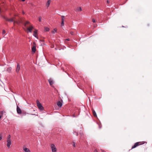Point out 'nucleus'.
Here are the masks:
<instances>
[{"label":"nucleus","mask_w":152,"mask_h":152,"mask_svg":"<svg viewBox=\"0 0 152 152\" xmlns=\"http://www.w3.org/2000/svg\"><path fill=\"white\" fill-rule=\"evenodd\" d=\"M24 26L26 27L28 32L31 33L34 27L32 26L30 24L29 21H26L24 23Z\"/></svg>","instance_id":"1"},{"label":"nucleus","mask_w":152,"mask_h":152,"mask_svg":"<svg viewBox=\"0 0 152 152\" xmlns=\"http://www.w3.org/2000/svg\"><path fill=\"white\" fill-rule=\"evenodd\" d=\"M4 18L10 22H13L14 24H15V23H16L18 24H19L20 23V21H17L15 20L14 18H11L10 19H8L7 18L4 17Z\"/></svg>","instance_id":"2"},{"label":"nucleus","mask_w":152,"mask_h":152,"mask_svg":"<svg viewBox=\"0 0 152 152\" xmlns=\"http://www.w3.org/2000/svg\"><path fill=\"white\" fill-rule=\"evenodd\" d=\"M37 103L39 109L41 110H43V107L42 105L40 103L39 101L38 100H37Z\"/></svg>","instance_id":"3"},{"label":"nucleus","mask_w":152,"mask_h":152,"mask_svg":"<svg viewBox=\"0 0 152 152\" xmlns=\"http://www.w3.org/2000/svg\"><path fill=\"white\" fill-rule=\"evenodd\" d=\"M51 148L52 152H56L57 149L55 145L53 144H52L51 145Z\"/></svg>","instance_id":"4"},{"label":"nucleus","mask_w":152,"mask_h":152,"mask_svg":"<svg viewBox=\"0 0 152 152\" xmlns=\"http://www.w3.org/2000/svg\"><path fill=\"white\" fill-rule=\"evenodd\" d=\"M7 146L9 148L11 145V140H7Z\"/></svg>","instance_id":"5"},{"label":"nucleus","mask_w":152,"mask_h":152,"mask_svg":"<svg viewBox=\"0 0 152 152\" xmlns=\"http://www.w3.org/2000/svg\"><path fill=\"white\" fill-rule=\"evenodd\" d=\"M17 111L18 114H20L22 113V111L21 109L18 106H17Z\"/></svg>","instance_id":"6"},{"label":"nucleus","mask_w":152,"mask_h":152,"mask_svg":"<svg viewBox=\"0 0 152 152\" xmlns=\"http://www.w3.org/2000/svg\"><path fill=\"white\" fill-rule=\"evenodd\" d=\"M20 69V65L18 64H17V67L16 69V71L17 72H18Z\"/></svg>","instance_id":"7"},{"label":"nucleus","mask_w":152,"mask_h":152,"mask_svg":"<svg viewBox=\"0 0 152 152\" xmlns=\"http://www.w3.org/2000/svg\"><path fill=\"white\" fill-rule=\"evenodd\" d=\"M144 143H143L142 142H136L135 143L136 146H137L138 145L143 144Z\"/></svg>","instance_id":"8"},{"label":"nucleus","mask_w":152,"mask_h":152,"mask_svg":"<svg viewBox=\"0 0 152 152\" xmlns=\"http://www.w3.org/2000/svg\"><path fill=\"white\" fill-rule=\"evenodd\" d=\"M48 81L50 85V86H51L53 84V82L52 79H49L48 80Z\"/></svg>","instance_id":"9"},{"label":"nucleus","mask_w":152,"mask_h":152,"mask_svg":"<svg viewBox=\"0 0 152 152\" xmlns=\"http://www.w3.org/2000/svg\"><path fill=\"white\" fill-rule=\"evenodd\" d=\"M23 149L25 152H31L30 150L27 148H24Z\"/></svg>","instance_id":"10"},{"label":"nucleus","mask_w":152,"mask_h":152,"mask_svg":"<svg viewBox=\"0 0 152 152\" xmlns=\"http://www.w3.org/2000/svg\"><path fill=\"white\" fill-rule=\"evenodd\" d=\"M37 30H36L34 32L33 36L35 37H37Z\"/></svg>","instance_id":"11"},{"label":"nucleus","mask_w":152,"mask_h":152,"mask_svg":"<svg viewBox=\"0 0 152 152\" xmlns=\"http://www.w3.org/2000/svg\"><path fill=\"white\" fill-rule=\"evenodd\" d=\"M57 104L58 106L59 107H61L62 106V103L59 101L57 102Z\"/></svg>","instance_id":"12"},{"label":"nucleus","mask_w":152,"mask_h":152,"mask_svg":"<svg viewBox=\"0 0 152 152\" xmlns=\"http://www.w3.org/2000/svg\"><path fill=\"white\" fill-rule=\"evenodd\" d=\"M32 51L35 53L36 50V47L35 46H33L32 48Z\"/></svg>","instance_id":"13"},{"label":"nucleus","mask_w":152,"mask_h":152,"mask_svg":"<svg viewBox=\"0 0 152 152\" xmlns=\"http://www.w3.org/2000/svg\"><path fill=\"white\" fill-rule=\"evenodd\" d=\"M50 3V0H48V1H47V3L46 4V6H47L48 7L49 6Z\"/></svg>","instance_id":"14"},{"label":"nucleus","mask_w":152,"mask_h":152,"mask_svg":"<svg viewBox=\"0 0 152 152\" xmlns=\"http://www.w3.org/2000/svg\"><path fill=\"white\" fill-rule=\"evenodd\" d=\"M57 29L56 28H55L52 31V33L53 34H55V33L57 32Z\"/></svg>","instance_id":"15"},{"label":"nucleus","mask_w":152,"mask_h":152,"mask_svg":"<svg viewBox=\"0 0 152 152\" xmlns=\"http://www.w3.org/2000/svg\"><path fill=\"white\" fill-rule=\"evenodd\" d=\"M92 112H93V115H94V116L95 117H97L96 113L95 111L94 110H92Z\"/></svg>","instance_id":"16"},{"label":"nucleus","mask_w":152,"mask_h":152,"mask_svg":"<svg viewBox=\"0 0 152 152\" xmlns=\"http://www.w3.org/2000/svg\"><path fill=\"white\" fill-rule=\"evenodd\" d=\"M11 67H9L7 69V71L8 72H11Z\"/></svg>","instance_id":"17"},{"label":"nucleus","mask_w":152,"mask_h":152,"mask_svg":"<svg viewBox=\"0 0 152 152\" xmlns=\"http://www.w3.org/2000/svg\"><path fill=\"white\" fill-rule=\"evenodd\" d=\"M44 28V30L46 31H49L50 30L49 28L46 27H45Z\"/></svg>","instance_id":"18"},{"label":"nucleus","mask_w":152,"mask_h":152,"mask_svg":"<svg viewBox=\"0 0 152 152\" xmlns=\"http://www.w3.org/2000/svg\"><path fill=\"white\" fill-rule=\"evenodd\" d=\"M77 11H82V8L81 7H79L77 9Z\"/></svg>","instance_id":"19"},{"label":"nucleus","mask_w":152,"mask_h":152,"mask_svg":"<svg viewBox=\"0 0 152 152\" xmlns=\"http://www.w3.org/2000/svg\"><path fill=\"white\" fill-rule=\"evenodd\" d=\"M72 145H73V146L74 147H75L76 146V145H75L76 143L75 142V140H73L72 141Z\"/></svg>","instance_id":"20"},{"label":"nucleus","mask_w":152,"mask_h":152,"mask_svg":"<svg viewBox=\"0 0 152 152\" xmlns=\"http://www.w3.org/2000/svg\"><path fill=\"white\" fill-rule=\"evenodd\" d=\"M10 138L11 136L10 135H9L7 137V140H11Z\"/></svg>","instance_id":"21"},{"label":"nucleus","mask_w":152,"mask_h":152,"mask_svg":"<svg viewBox=\"0 0 152 152\" xmlns=\"http://www.w3.org/2000/svg\"><path fill=\"white\" fill-rule=\"evenodd\" d=\"M73 134H74L76 135L77 136H78V133L77 132H73Z\"/></svg>","instance_id":"22"},{"label":"nucleus","mask_w":152,"mask_h":152,"mask_svg":"<svg viewBox=\"0 0 152 152\" xmlns=\"http://www.w3.org/2000/svg\"><path fill=\"white\" fill-rule=\"evenodd\" d=\"M61 18H62L61 21H62V20L64 21V19H65V16H61Z\"/></svg>","instance_id":"23"},{"label":"nucleus","mask_w":152,"mask_h":152,"mask_svg":"<svg viewBox=\"0 0 152 152\" xmlns=\"http://www.w3.org/2000/svg\"><path fill=\"white\" fill-rule=\"evenodd\" d=\"M41 18H42V17L41 16H39V22H41Z\"/></svg>","instance_id":"24"},{"label":"nucleus","mask_w":152,"mask_h":152,"mask_svg":"<svg viewBox=\"0 0 152 152\" xmlns=\"http://www.w3.org/2000/svg\"><path fill=\"white\" fill-rule=\"evenodd\" d=\"M64 21H63V20H62L61 21V25L62 26H64Z\"/></svg>","instance_id":"25"},{"label":"nucleus","mask_w":152,"mask_h":152,"mask_svg":"<svg viewBox=\"0 0 152 152\" xmlns=\"http://www.w3.org/2000/svg\"><path fill=\"white\" fill-rule=\"evenodd\" d=\"M136 147H137L136 146V145L135 144H134V145H133L132 146V149H133V148H136Z\"/></svg>","instance_id":"26"},{"label":"nucleus","mask_w":152,"mask_h":152,"mask_svg":"<svg viewBox=\"0 0 152 152\" xmlns=\"http://www.w3.org/2000/svg\"><path fill=\"white\" fill-rule=\"evenodd\" d=\"M136 147H137L136 146V145L135 144H134V145H133L132 146V149H133V148H136Z\"/></svg>","instance_id":"27"},{"label":"nucleus","mask_w":152,"mask_h":152,"mask_svg":"<svg viewBox=\"0 0 152 152\" xmlns=\"http://www.w3.org/2000/svg\"><path fill=\"white\" fill-rule=\"evenodd\" d=\"M80 135L81 137H82L83 135V134L82 133H80Z\"/></svg>","instance_id":"28"},{"label":"nucleus","mask_w":152,"mask_h":152,"mask_svg":"<svg viewBox=\"0 0 152 152\" xmlns=\"http://www.w3.org/2000/svg\"><path fill=\"white\" fill-rule=\"evenodd\" d=\"M92 21L94 23H95L96 22V20L95 19H93Z\"/></svg>","instance_id":"29"},{"label":"nucleus","mask_w":152,"mask_h":152,"mask_svg":"<svg viewBox=\"0 0 152 152\" xmlns=\"http://www.w3.org/2000/svg\"><path fill=\"white\" fill-rule=\"evenodd\" d=\"M5 31L4 30H3V32H2V34H4L5 33Z\"/></svg>","instance_id":"30"},{"label":"nucleus","mask_w":152,"mask_h":152,"mask_svg":"<svg viewBox=\"0 0 152 152\" xmlns=\"http://www.w3.org/2000/svg\"><path fill=\"white\" fill-rule=\"evenodd\" d=\"M70 34L71 35H73L74 34V32H73L71 31L70 32Z\"/></svg>","instance_id":"31"},{"label":"nucleus","mask_w":152,"mask_h":152,"mask_svg":"<svg viewBox=\"0 0 152 152\" xmlns=\"http://www.w3.org/2000/svg\"><path fill=\"white\" fill-rule=\"evenodd\" d=\"M69 40H70V39H69V38L66 39L65 40V41H66V40H67V41H69Z\"/></svg>","instance_id":"32"},{"label":"nucleus","mask_w":152,"mask_h":152,"mask_svg":"<svg viewBox=\"0 0 152 152\" xmlns=\"http://www.w3.org/2000/svg\"><path fill=\"white\" fill-rule=\"evenodd\" d=\"M2 139V136L0 135V140H1Z\"/></svg>","instance_id":"33"},{"label":"nucleus","mask_w":152,"mask_h":152,"mask_svg":"<svg viewBox=\"0 0 152 152\" xmlns=\"http://www.w3.org/2000/svg\"><path fill=\"white\" fill-rule=\"evenodd\" d=\"M94 152H98V151L96 150H95L94 151Z\"/></svg>","instance_id":"34"},{"label":"nucleus","mask_w":152,"mask_h":152,"mask_svg":"<svg viewBox=\"0 0 152 152\" xmlns=\"http://www.w3.org/2000/svg\"><path fill=\"white\" fill-rule=\"evenodd\" d=\"M107 2L108 4H109L110 3V1L108 0H107Z\"/></svg>","instance_id":"35"},{"label":"nucleus","mask_w":152,"mask_h":152,"mask_svg":"<svg viewBox=\"0 0 152 152\" xmlns=\"http://www.w3.org/2000/svg\"><path fill=\"white\" fill-rule=\"evenodd\" d=\"M1 118V115H0V119Z\"/></svg>","instance_id":"36"},{"label":"nucleus","mask_w":152,"mask_h":152,"mask_svg":"<svg viewBox=\"0 0 152 152\" xmlns=\"http://www.w3.org/2000/svg\"><path fill=\"white\" fill-rule=\"evenodd\" d=\"M23 1H25V0H21Z\"/></svg>","instance_id":"37"},{"label":"nucleus","mask_w":152,"mask_h":152,"mask_svg":"<svg viewBox=\"0 0 152 152\" xmlns=\"http://www.w3.org/2000/svg\"><path fill=\"white\" fill-rule=\"evenodd\" d=\"M99 128H101V127L99 126Z\"/></svg>","instance_id":"38"},{"label":"nucleus","mask_w":152,"mask_h":152,"mask_svg":"<svg viewBox=\"0 0 152 152\" xmlns=\"http://www.w3.org/2000/svg\"><path fill=\"white\" fill-rule=\"evenodd\" d=\"M102 152H103V151H102Z\"/></svg>","instance_id":"39"}]
</instances>
